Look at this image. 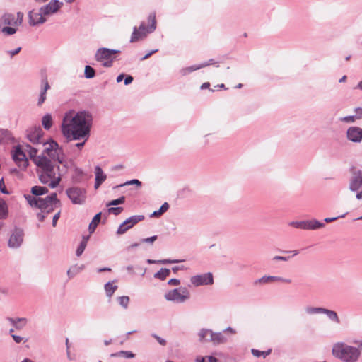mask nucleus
Segmentation results:
<instances>
[{
	"mask_svg": "<svg viewBox=\"0 0 362 362\" xmlns=\"http://www.w3.org/2000/svg\"><path fill=\"white\" fill-rule=\"evenodd\" d=\"M93 120V115L89 111H69L64 115L62 124L64 136L69 140L87 141L90 136Z\"/></svg>",
	"mask_w": 362,
	"mask_h": 362,
	"instance_id": "nucleus-1",
	"label": "nucleus"
},
{
	"mask_svg": "<svg viewBox=\"0 0 362 362\" xmlns=\"http://www.w3.org/2000/svg\"><path fill=\"white\" fill-rule=\"evenodd\" d=\"M63 158L62 149L54 141L44 142L40 146L33 147L28 144L16 145L11 150V158Z\"/></svg>",
	"mask_w": 362,
	"mask_h": 362,
	"instance_id": "nucleus-2",
	"label": "nucleus"
},
{
	"mask_svg": "<svg viewBox=\"0 0 362 362\" xmlns=\"http://www.w3.org/2000/svg\"><path fill=\"white\" fill-rule=\"evenodd\" d=\"M35 165L38 167L42 173L40 175V180L43 184H48L51 178L55 176L60 171L59 164H63L66 160H32Z\"/></svg>",
	"mask_w": 362,
	"mask_h": 362,
	"instance_id": "nucleus-3",
	"label": "nucleus"
},
{
	"mask_svg": "<svg viewBox=\"0 0 362 362\" xmlns=\"http://www.w3.org/2000/svg\"><path fill=\"white\" fill-rule=\"evenodd\" d=\"M356 345L352 346L342 342L336 343L332 347V354L344 362H356L362 350Z\"/></svg>",
	"mask_w": 362,
	"mask_h": 362,
	"instance_id": "nucleus-4",
	"label": "nucleus"
},
{
	"mask_svg": "<svg viewBox=\"0 0 362 362\" xmlns=\"http://www.w3.org/2000/svg\"><path fill=\"white\" fill-rule=\"evenodd\" d=\"M148 20L151 22L149 27L146 28L144 23H141L139 28L134 27L131 36L130 42H135L146 37L148 33H153L156 28V21L155 13H151Z\"/></svg>",
	"mask_w": 362,
	"mask_h": 362,
	"instance_id": "nucleus-5",
	"label": "nucleus"
},
{
	"mask_svg": "<svg viewBox=\"0 0 362 362\" xmlns=\"http://www.w3.org/2000/svg\"><path fill=\"white\" fill-rule=\"evenodd\" d=\"M189 298V292L185 287L170 290L165 294V298L168 301H172L176 303H184Z\"/></svg>",
	"mask_w": 362,
	"mask_h": 362,
	"instance_id": "nucleus-6",
	"label": "nucleus"
},
{
	"mask_svg": "<svg viewBox=\"0 0 362 362\" xmlns=\"http://www.w3.org/2000/svg\"><path fill=\"white\" fill-rule=\"evenodd\" d=\"M66 194L74 204H83L86 199V190L79 187H71L66 190Z\"/></svg>",
	"mask_w": 362,
	"mask_h": 362,
	"instance_id": "nucleus-7",
	"label": "nucleus"
},
{
	"mask_svg": "<svg viewBox=\"0 0 362 362\" xmlns=\"http://www.w3.org/2000/svg\"><path fill=\"white\" fill-rule=\"evenodd\" d=\"M351 172L352 175L349 188L351 192H358L362 187V169L352 166Z\"/></svg>",
	"mask_w": 362,
	"mask_h": 362,
	"instance_id": "nucleus-8",
	"label": "nucleus"
},
{
	"mask_svg": "<svg viewBox=\"0 0 362 362\" xmlns=\"http://www.w3.org/2000/svg\"><path fill=\"white\" fill-rule=\"evenodd\" d=\"M44 132L40 126H35L28 129L25 132V137L34 145L40 146L42 143Z\"/></svg>",
	"mask_w": 362,
	"mask_h": 362,
	"instance_id": "nucleus-9",
	"label": "nucleus"
},
{
	"mask_svg": "<svg viewBox=\"0 0 362 362\" xmlns=\"http://www.w3.org/2000/svg\"><path fill=\"white\" fill-rule=\"evenodd\" d=\"M289 225L296 228L303 230H316L325 227V224L317 220L313 219L310 221H291Z\"/></svg>",
	"mask_w": 362,
	"mask_h": 362,
	"instance_id": "nucleus-10",
	"label": "nucleus"
},
{
	"mask_svg": "<svg viewBox=\"0 0 362 362\" xmlns=\"http://www.w3.org/2000/svg\"><path fill=\"white\" fill-rule=\"evenodd\" d=\"M24 237V232L21 228H16L8 240V245L11 248H18L19 247L23 241Z\"/></svg>",
	"mask_w": 362,
	"mask_h": 362,
	"instance_id": "nucleus-11",
	"label": "nucleus"
},
{
	"mask_svg": "<svg viewBox=\"0 0 362 362\" xmlns=\"http://www.w3.org/2000/svg\"><path fill=\"white\" fill-rule=\"evenodd\" d=\"M190 281L194 286L211 285L214 283V278L212 274L208 272L203 274L192 276Z\"/></svg>",
	"mask_w": 362,
	"mask_h": 362,
	"instance_id": "nucleus-12",
	"label": "nucleus"
},
{
	"mask_svg": "<svg viewBox=\"0 0 362 362\" xmlns=\"http://www.w3.org/2000/svg\"><path fill=\"white\" fill-rule=\"evenodd\" d=\"M63 6V2L58 0H52L48 4L43 6L40 8V12L44 16H49L54 14Z\"/></svg>",
	"mask_w": 362,
	"mask_h": 362,
	"instance_id": "nucleus-13",
	"label": "nucleus"
},
{
	"mask_svg": "<svg viewBox=\"0 0 362 362\" xmlns=\"http://www.w3.org/2000/svg\"><path fill=\"white\" fill-rule=\"evenodd\" d=\"M119 52V51L117 49H110L104 47L99 48L96 51L95 58L98 62H103L105 60L113 59L112 56Z\"/></svg>",
	"mask_w": 362,
	"mask_h": 362,
	"instance_id": "nucleus-14",
	"label": "nucleus"
},
{
	"mask_svg": "<svg viewBox=\"0 0 362 362\" xmlns=\"http://www.w3.org/2000/svg\"><path fill=\"white\" fill-rule=\"evenodd\" d=\"M347 139L354 143H359L362 141V128L358 127H351L346 131Z\"/></svg>",
	"mask_w": 362,
	"mask_h": 362,
	"instance_id": "nucleus-15",
	"label": "nucleus"
},
{
	"mask_svg": "<svg viewBox=\"0 0 362 362\" xmlns=\"http://www.w3.org/2000/svg\"><path fill=\"white\" fill-rule=\"evenodd\" d=\"M275 281H281L286 284H290L291 282V279H284L280 276H263L262 277L255 281L254 284L255 285L257 284H267Z\"/></svg>",
	"mask_w": 362,
	"mask_h": 362,
	"instance_id": "nucleus-16",
	"label": "nucleus"
},
{
	"mask_svg": "<svg viewBox=\"0 0 362 362\" xmlns=\"http://www.w3.org/2000/svg\"><path fill=\"white\" fill-rule=\"evenodd\" d=\"M29 23L30 25L35 26L39 24L44 23L47 20L44 14L40 12H35L31 11L28 13Z\"/></svg>",
	"mask_w": 362,
	"mask_h": 362,
	"instance_id": "nucleus-17",
	"label": "nucleus"
},
{
	"mask_svg": "<svg viewBox=\"0 0 362 362\" xmlns=\"http://www.w3.org/2000/svg\"><path fill=\"white\" fill-rule=\"evenodd\" d=\"M50 89V85L47 81V78H43L40 81V91L37 100V105L41 106L46 100L47 91Z\"/></svg>",
	"mask_w": 362,
	"mask_h": 362,
	"instance_id": "nucleus-18",
	"label": "nucleus"
},
{
	"mask_svg": "<svg viewBox=\"0 0 362 362\" xmlns=\"http://www.w3.org/2000/svg\"><path fill=\"white\" fill-rule=\"evenodd\" d=\"M38 202V209H40L41 211H43L45 209L47 208L52 203H59V200L57 199L56 193H52L50 195L45 198H40Z\"/></svg>",
	"mask_w": 362,
	"mask_h": 362,
	"instance_id": "nucleus-19",
	"label": "nucleus"
},
{
	"mask_svg": "<svg viewBox=\"0 0 362 362\" xmlns=\"http://www.w3.org/2000/svg\"><path fill=\"white\" fill-rule=\"evenodd\" d=\"M17 26L15 21V15L13 13H4L0 17V28L2 26Z\"/></svg>",
	"mask_w": 362,
	"mask_h": 362,
	"instance_id": "nucleus-20",
	"label": "nucleus"
},
{
	"mask_svg": "<svg viewBox=\"0 0 362 362\" xmlns=\"http://www.w3.org/2000/svg\"><path fill=\"white\" fill-rule=\"evenodd\" d=\"M322 314L326 315L331 321L337 324L340 323L339 316L335 311L323 308Z\"/></svg>",
	"mask_w": 362,
	"mask_h": 362,
	"instance_id": "nucleus-21",
	"label": "nucleus"
},
{
	"mask_svg": "<svg viewBox=\"0 0 362 362\" xmlns=\"http://www.w3.org/2000/svg\"><path fill=\"white\" fill-rule=\"evenodd\" d=\"M209 340L214 344H221L226 341V338L221 332L215 333L211 331Z\"/></svg>",
	"mask_w": 362,
	"mask_h": 362,
	"instance_id": "nucleus-22",
	"label": "nucleus"
},
{
	"mask_svg": "<svg viewBox=\"0 0 362 362\" xmlns=\"http://www.w3.org/2000/svg\"><path fill=\"white\" fill-rule=\"evenodd\" d=\"M144 219V216L143 215H135L132 216L127 219H126L124 222L127 226H130L132 228L135 224L139 223V221Z\"/></svg>",
	"mask_w": 362,
	"mask_h": 362,
	"instance_id": "nucleus-23",
	"label": "nucleus"
},
{
	"mask_svg": "<svg viewBox=\"0 0 362 362\" xmlns=\"http://www.w3.org/2000/svg\"><path fill=\"white\" fill-rule=\"evenodd\" d=\"M101 218V212H99L95 215L93 218L92 219V221L90 223L88 226V230L90 233H93L95 228H97L98 223L100 221Z\"/></svg>",
	"mask_w": 362,
	"mask_h": 362,
	"instance_id": "nucleus-24",
	"label": "nucleus"
},
{
	"mask_svg": "<svg viewBox=\"0 0 362 362\" xmlns=\"http://www.w3.org/2000/svg\"><path fill=\"white\" fill-rule=\"evenodd\" d=\"M8 216V205L6 202L0 198V219H6Z\"/></svg>",
	"mask_w": 362,
	"mask_h": 362,
	"instance_id": "nucleus-25",
	"label": "nucleus"
},
{
	"mask_svg": "<svg viewBox=\"0 0 362 362\" xmlns=\"http://www.w3.org/2000/svg\"><path fill=\"white\" fill-rule=\"evenodd\" d=\"M84 268L83 265L78 266V265H74L71 267L68 271H67V275L69 276V279L74 278L76 274H78L79 272H81Z\"/></svg>",
	"mask_w": 362,
	"mask_h": 362,
	"instance_id": "nucleus-26",
	"label": "nucleus"
},
{
	"mask_svg": "<svg viewBox=\"0 0 362 362\" xmlns=\"http://www.w3.org/2000/svg\"><path fill=\"white\" fill-rule=\"evenodd\" d=\"M114 281H109L105 284V291L108 298H111L114 294L115 291L117 289V285H113Z\"/></svg>",
	"mask_w": 362,
	"mask_h": 362,
	"instance_id": "nucleus-27",
	"label": "nucleus"
},
{
	"mask_svg": "<svg viewBox=\"0 0 362 362\" xmlns=\"http://www.w3.org/2000/svg\"><path fill=\"white\" fill-rule=\"evenodd\" d=\"M7 320L16 327V329H21L26 322L25 318H16L13 319L11 317H8Z\"/></svg>",
	"mask_w": 362,
	"mask_h": 362,
	"instance_id": "nucleus-28",
	"label": "nucleus"
},
{
	"mask_svg": "<svg viewBox=\"0 0 362 362\" xmlns=\"http://www.w3.org/2000/svg\"><path fill=\"white\" fill-rule=\"evenodd\" d=\"M111 357H123L125 358H133L135 354L130 351H119L118 352L112 354Z\"/></svg>",
	"mask_w": 362,
	"mask_h": 362,
	"instance_id": "nucleus-29",
	"label": "nucleus"
},
{
	"mask_svg": "<svg viewBox=\"0 0 362 362\" xmlns=\"http://www.w3.org/2000/svg\"><path fill=\"white\" fill-rule=\"evenodd\" d=\"M170 273V269L167 268H161L158 272L154 274L153 276L156 279L163 281L169 276Z\"/></svg>",
	"mask_w": 362,
	"mask_h": 362,
	"instance_id": "nucleus-30",
	"label": "nucleus"
},
{
	"mask_svg": "<svg viewBox=\"0 0 362 362\" xmlns=\"http://www.w3.org/2000/svg\"><path fill=\"white\" fill-rule=\"evenodd\" d=\"M16 26H2L0 28V33H1L5 36H9L15 34L17 31V29L15 28Z\"/></svg>",
	"mask_w": 362,
	"mask_h": 362,
	"instance_id": "nucleus-31",
	"label": "nucleus"
},
{
	"mask_svg": "<svg viewBox=\"0 0 362 362\" xmlns=\"http://www.w3.org/2000/svg\"><path fill=\"white\" fill-rule=\"evenodd\" d=\"M48 192V189L45 187L34 186L31 188V193L35 196L45 194Z\"/></svg>",
	"mask_w": 362,
	"mask_h": 362,
	"instance_id": "nucleus-32",
	"label": "nucleus"
},
{
	"mask_svg": "<svg viewBox=\"0 0 362 362\" xmlns=\"http://www.w3.org/2000/svg\"><path fill=\"white\" fill-rule=\"evenodd\" d=\"M169 209V204L168 202H164L158 211H155L151 215V217H158L163 214L166 212Z\"/></svg>",
	"mask_w": 362,
	"mask_h": 362,
	"instance_id": "nucleus-33",
	"label": "nucleus"
},
{
	"mask_svg": "<svg viewBox=\"0 0 362 362\" xmlns=\"http://www.w3.org/2000/svg\"><path fill=\"white\" fill-rule=\"evenodd\" d=\"M323 308L321 307H313V306H306L305 308V312L308 315H316V314H322Z\"/></svg>",
	"mask_w": 362,
	"mask_h": 362,
	"instance_id": "nucleus-34",
	"label": "nucleus"
},
{
	"mask_svg": "<svg viewBox=\"0 0 362 362\" xmlns=\"http://www.w3.org/2000/svg\"><path fill=\"white\" fill-rule=\"evenodd\" d=\"M11 139V136L8 130L0 129V144L7 142Z\"/></svg>",
	"mask_w": 362,
	"mask_h": 362,
	"instance_id": "nucleus-35",
	"label": "nucleus"
},
{
	"mask_svg": "<svg viewBox=\"0 0 362 362\" xmlns=\"http://www.w3.org/2000/svg\"><path fill=\"white\" fill-rule=\"evenodd\" d=\"M42 124L45 129H49L52 124V116L46 114L42 119Z\"/></svg>",
	"mask_w": 362,
	"mask_h": 362,
	"instance_id": "nucleus-36",
	"label": "nucleus"
},
{
	"mask_svg": "<svg viewBox=\"0 0 362 362\" xmlns=\"http://www.w3.org/2000/svg\"><path fill=\"white\" fill-rule=\"evenodd\" d=\"M206 64H200L199 66H191L182 69L181 70V74L183 76H185V75L188 74L189 73H191V72H192L194 71L198 70L199 69H202V68H204V67H206Z\"/></svg>",
	"mask_w": 362,
	"mask_h": 362,
	"instance_id": "nucleus-37",
	"label": "nucleus"
},
{
	"mask_svg": "<svg viewBox=\"0 0 362 362\" xmlns=\"http://www.w3.org/2000/svg\"><path fill=\"white\" fill-rule=\"evenodd\" d=\"M25 198L31 206L38 208V200H40V198H37L30 194H25Z\"/></svg>",
	"mask_w": 362,
	"mask_h": 362,
	"instance_id": "nucleus-38",
	"label": "nucleus"
},
{
	"mask_svg": "<svg viewBox=\"0 0 362 362\" xmlns=\"http://www.w3.org/2000/svg\"><path fill=\"white\" fill-rule=\"evenodd\" d=\"M118 303L124 308L127 309L129 303V297L127 296H119L117 298Z\"/></svg>",
	"mask_w": 362,
	"mask_h": 362,
	"instance_id": "nucleus-39",
	"label": "nucleus"
},
{
	"mask_svg": "<svg viewBox=\"0 0 362 362\" xmlns=\"http://www.w3.org/2000/svg\"><path fill=\"white\" fill-rule=\"evenodd\" d=\"M95 180H100L101 182H104L106 180V175L103 172L102 169L99 166H96L95 168Z\"/></svg>",
	"mask_w": 362,
	"mask_h": 362,
	"instance_id": "nucleus-40",
	"label": "nucleus"
},
{
	"mask_svg": "<svg viewBox=\"0 0 362 362\" xmlns=\"http://www.w3.org/2000/svg\"><path fill=\"white\" fill-rule=\"evenodd\" d=\"M272 352V349H269L267 351H261L257 349H252L251 350L252 354L255 357H260L263 356V358H266L267 356H269Z\"/></svg>",
	"mask_w": 362,
	"mask_h": 362,
	"instance_id": "nucleus-41",
	"label": "nucleus"
},
{
	"mask_svg": "<svg viewBox=\"0 0 362 362\" xmlns=\"http://www.w3.org/2000/svg\"><path fill=\"white\" fill-rule=\"evenodd\" d=\"M85 77L86 78H93L95 75V72L93 68H92L90 66H85V71H84Z\"/></svg>",
	"mask_w": 362,
	"mask_h": 362,
	"instance_id": "nucleus-42",
	"label": "nucleus"
},
{
	"mask_svg": "<svg viewBox=\"0 0 362 362\" xmlns=\"http://www.w3.org/2000/svg\"><path fill=\"white\" fill-rule=\"evenodd\" d=\"M211 332V330L209 329H202L199 333L200 340H209L208 337H210Z\"/></svg>",
	"mask_w": 362,
	"mask_h": 362,
	"instance_id": "nucleus-43",
	"label": "nucleus"
},
{
	"mask_svg": "<svg viewBox=\"0 0 362 362\" xmlns=\"http://www.w3.org/2000/svg\"><path fill=\"white\" fill-rule=\"evenodd\" d=\"M125 202V197L124 196H122L120 197L118 199H113L112 200L111 202H108L107 204V206H117V205H119V204H124Z\"/></svg>",
	"mask_w": 362,
	"mask_h": 362,
	"instance_id": "nucleus-44",
	"label": "nucleus"
},
{
	"mask_svg": "<svg viewBox=\"0 0 362 362\" xmlns=\"http://www.w3.org/2000/svg\"><path fill=\"white\" fill-rule=\"evenodd\" d=\"M131 185H136V186L140 187V186H141V182L139 180L134 179V180H132L129 181H127L124 184L117 185L116 187H115V188H119V187H122L123 186Z\"/></svg>",
	"mask_w": 362,
	"mask_h": 362,
	"instance_id": "nucleus-45",
	"label": "nucleus"
},
{
	"mask_svg": "<svg viewBox=\"0 0 362 362\" xmlns=\"http://www.w3.org/2000/svg\"><path fill=\"white\" fill-rule=\"evenodd\" d=\"M14 161L21 170H25L29 165V160H14Z\"/></svg>",
	"mask_w": 362,
	"mask_h": 362,
	"instance_id": "nucleus-46",
	"label": "nucleus"
},
{
	"mask_svg": "<svg viewBox=\"0 0 362 362\" xmlns=\"http://www.w3.org/2000/svg\"><path fill=\"white\" fill-rule=\"evenodd\" d=\"M52 180L48 183V185L51 188H55L61 180L60 173L55 176V178H52Z\"/></svg>",
	"mask_w": 362,
	"mask_h": 362,
	"instance_id": "nucleus-47",
	"label": "nucleus"
},
{
	"mask_svg": "<svg viewBox=\"0 0 362 362\" xmlns=\"http://www.w3.org/2000/svg\"><path fill=\"white\" fill-rule=\"evenodd\" d=\"M130 228H131L130 226H127V224L124 223V222H123L119 226V228H118V229L117 230V233L118 235L124 234V233H126Z\"/></svg>",
	"mask_w": 362,
	"mask_h": 362,
	"instance_id": "nucleus-48",
	"label": "nucleus"
},
{
	"mask_svg": "<svg viewBox=\"0 0 362 362\" xmlns=\"http://www.w3.org/2000/svg\"><path fill=\"white\" fill-rule=\"evenodd\" d=\"M356 120H357L355 115H349L339 118V121L345 122V123H354Z\"/></svg>",
	"mask_w": 362,
	"mask_h": 362,
	"instance_id": "nucleus-49",
	"label": "nucleus"
},
{
	"mask_svg": "<svg viewBox=\"0 0 362 362\" xmlns=\"http://www.w3.org/2000/svg\"><path fill=\"white\" fill-rule=\"evenodd\" d=\"M86 240L81 241L76 251V255L77 257H79L82 255L84 250L86 249Z\"/></svg>",
	"mask_w": 362,
	"mask_h": 362,
	"instance_id": "nucleus-50",
	"label": "nucleus"
},
{
	"mask_svg": "<svg viewBox=\"0 0 362 362\" xmlns=\"http://www.w3.org/2000/svg\"><path fill=\"white\" fill-rule=\"evenodd\" d=\"M122 211H123V208L121 206L111 207V208L108 209V212L110 214H112L115 216H117L119 214H121Z\"/></svg>",
	"mask_w": 362,
	"mask_h": 362,
	"instance_id": "nucleus-51",
	"label": "nucleus"
},
{
	"mask_svg": "<svg viewBox=\"0 0 362 362\" xmlns=\"http://www.w3.org/2000/svg\"><path fill=\"white\" fill-rule=\"evenodd\" d=\"M151 336L158 342L159 344H160L161 346H165L166 344H167V341L165 339L161 338L160 337H159L158 335H157L156 334H151Z\"/></svg>",
	"mask_w": 362,
	"mask_h": 362,
	"instance_id": "nucleus-52",
	"label": "nucleus"
},
{
	"mask_svg": "<svg viewBox=\"0 0 362 362\" xmlns=\"http://www.w3.org/2000/svg\"><path fill=\"white\" fill-rule=\"evenodd\" d=\"M182 262V260H171V259H160L156 262L157 264H168L172 263H177Z\"/></svg>",
	"mask_w": 362,
	"mask_h": 362,
	"instance_id": "nucleus-53",
	"label": "nucleus"
},
{
	"mask_svg": "<svg viewBox=\"0 0 362 362\" xmlns=\"http://www.w3.org/2000/svg\"><path fill=\"white\" fill-rule=\"evenodd\" d=\"M23 13L21 12H18L17 16L16 17L15 16V21L16 23L17 26H19L20 25H21V23L23 22Z\"/></svg>",
	"mask_w": 362,
	"mask_h": 362,
	"instance_id": "nucleus-54",
	"label": "nucleus"
},
{
	"mask_svg": "<svg viewBox=\"0 0 362 362\" xmlns=\"http://www.w3.org/2000/svg\"><path fill=\"white\" fill-rule=\"evenodd\" d=\"M0 192L5 194H8L9 192L6 189L3 178L0 180Z\"/></svg>",
	"mask_w": 362,
	"mask_h": 362,
	"instance_id": "nucleus-55",
	"label": "nucleus"
},
{
	"mask_svg": "<svg viewBox=\"0 0 362 362\" xmlns=\"http://www.w3.org/2000/svg\"><path fill=\"white\" fill-rule=\"evenodd\" d=\"M158 237L157 235H153L150 238H143L141 240V243H153L154 241L157 240Z\"/></svg>",
	"mask_w": 362,
	"mask_h": 362,
	"instance_id": "nucleus-56",
	"label": "nucleus"
},
{
	"mask_svg": "<svg viewBox=\"0 0 362 362\" xmlns=\"http://www.w3.org/2000/svg\"><path fill=\"white\" fill-rule=\"evenodd\" d=\"M354 111L356 112L355 117L357 119H362V107H356Z\"/></svg>",
	"mask_w": 362,
	"mask_h": 362,
	"instance_id": "nucleus-57",
	"label": "nucleus"
},
{
	"mask_svg": "<svg viewBox=\"0 0 362 362\" xmlns=\"http://www.w3.org/2000/svg\"><path fill=\"white\" fill-rule=\"evenodd\" d=\"M57 204V203H52L51 204H49V206L47 208H46L43 211H42V212H45V214H49V213L52 212L54 210V206Z\"/></svg>",
	"mask_w": 362,
	"mask_h": 362,
	"instance_id": "nucleus-58",
	"label": "nucleus"
},
{
	"mask_svg": "<svg viewBox=\"0 0 362 362\" xmlns=\"http://www.w3.org/2000/svg\"><path fill=\"white\" fill-rule=\"evenodd\" d=\"M290 259V257H284V256H274L272 258V260L274 261H288Z\"/></svg>",
	"mask_w": 362,
	"mask_h": 362,
	"instance_id": "nucleus-59",
	"label": "nucleus"
},
{
	"mask_svg": "<svg viewBox=\"0 0 362 362\" xmlns=\"http://www.w3.org/2000/svg\"><path fill=\"white\" fill-rule=\"evenodd\" d=\"M345 216H346V214H342V215L339 216H337V217L325 218L324 221H325L326 223H330V222H332V221H335V220H337V219H338V218H344Z\"/></svg>",
	"mask_w": 362,
	"mask_h": 362,
	"instance_id": "nucleus-60",
	"label": "nucleus"
},
{
	"mask_svg": "<svg viewBox=\"0 0 362 362\" xmlns=\"http://www.w3.org/2000/svg\"><path fill=\"white\" fill-rule=\"evenodd\" d=\"M180 284L179 279H171L168 281V284L170 286H177Z\"/></svg>",
	"mask_w": 362,
	"mask_h": 362,
	"instance_id": "nucleus-61",
	"label": "nucleus"
},
{
	"mask_svg": "<svg viewBox=\"0 0 362 362\" xmlns=\"http://www.w3.org/2000/svg\"><path fill=\"white\" fill-rule=\"evenodd\" d=\"M60 217V211H58L57 214H54V216H53V218H52V226L54 227L56 226L57 225V220Z\"/></svg>",
	"mask_w": 362,
	"mask_h": 362,
	"instance_id": "nucleus-62",
	"label": "nucleus"
},
{
	"mask_svg": "<svg viewBox=\"0 0 362 362\" xmlns=\"http://www.w3.org/2000/svg\"><path fill=\"white\" fill-rule=\"evenodd\" d=\"M112 61H113V59L105 60L102 62L103 63L102 64L105 67H110L112 65Z\"/></svg>",
	"mask_w": 362,
	"mask_h": 362,
	"instance_id": "nucleus-63",
	"label": "nucleus"
},
{
	"mask_svg": "<svg viewBox=\"0 0 362 362\" xmlns=\"http://www.w3.org/2000/svg\"><path fill=\"white\" fill-rule=\"evenodd\" d=\"M132 81H133V77L130 75L127 76L126 78H124V84L125 85H129Z\"/></svg>",
	"mask_w": 362,
	"mask_h": 362,
	"instance_id": "nucleus-64",
	"label": "nucleus"
}]
</instances>
